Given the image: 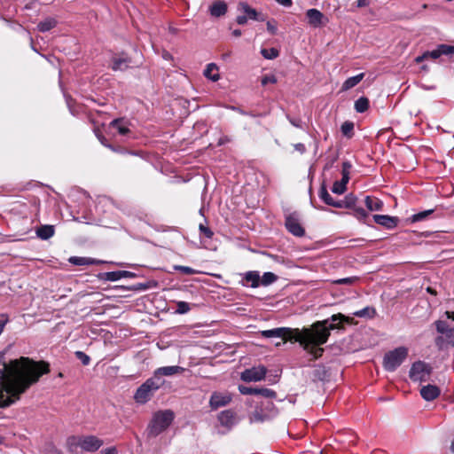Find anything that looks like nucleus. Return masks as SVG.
<instances>
[{"label": "nucleus", "mask_w": 454, "mask_h": 454, "mask_svg": "<svg viewBox=\"0 0 454 454\" xmlns=\"http://www.w3.org/2000/svg\"><path fill=\"white\" fill-rule=\"evenodd\" d=\"M450 55H451V54H454V46H451V45H450Z\"/></svg>", "instance_id": "63"}, {"label": "nucleus", "mask_w": 454, "mask_h": 454, "mask_svg": "<svg viewBox=\"0 0 454 454\" xmlns=\"http://www.w3.org/2000/svg\"><path fill=\"white\" fill-rule=\"evenodd\" d=\"M340 130L344 136L351 137L353 136L354 123L348 121L343 122Z\"/></svg>", "instance_id": "36"}, {"label": "nucleus", "mask_w": 454, "mask_h": 454, "mask_svg": "<svg viewBox=\"0 0 454 454\" xmlns=\"http://www.w3.org/2000/svg\"><path fill=\"white\" fill-rule=\"evenodd\" d=\"M101 454H117V450L114 447L107 448L104 450Z\"/></svg>", "instance_id": "57"}, {"label": "nucleus", "mask_w": 454, "mask_h": 454, "mask_svg": "<svg viewBox=\"0 0 454 454\" xmlns=\"http://www.w3.org/2000/svg\"><path fill=\"white\" fill-rule=\"evenodd\" d=\"M373 220L376 223L389 230L395 228L399 222V219L396 216H390L387 215H374Z\"/></svg>", "instance_id": "16"}, {"label": "nucleus", "mask_w": 454, "mask_h": 454, "mask_svg": "<svg viewBox=\"0 0 454 454\" xmlns=\"http://www.w3.org/2000/svg\"><path fill=\"white\" fill-rule=\"evenodd\" d=\"M7 322H8L7 316H5L4 314L0 315V334L3 333L4 328Z\"/></svg>", "instance_id": "50"}, {"label": "nucleus", "mask_w": 454, "mask_h": 454, "mask_svg": "<svg viewBox=\"0 0 454 454\" xmlns=\"http://www.w3.org/2000/svg\"><path fill=\"white\" fill-rule=\"evenodd\" d=\"M357 278L356 277H350V278H339L333 281L334 284L337 285H352L356 281Z\"/></svg>", "instance_id": "46"}, {"label": "nucleus", "mask_w": 454, "mask_h": 454, "mask_svg": "<svg viewBox=\"0 0 454 454\" xmlns=\"http://www.w3.org/2000/svg\"><path fill=\"white\" fill-rule=\"evenodd\" d=\"M434 209H428V210H425V211H422V212H419V213H417V214H414L411 220L412 223H416V222H420V221H423L425 220L429 215L433 214L434 213Z\"/></svg>", "instance_id": "37"}, {"label": "nucleus", "mask_w": 454, "mask_h": 454, "mask_svg": "<svg viewBox=\"0 0 454 454\" xmlns=\"http://www.w3.org/2000/svg\"><path fill=\"white\" fill-rule=\"evenodd\" d=\"M333 322L329 325V319L318 321L312 325L311 329H303L301 332L298 329L292 330L286 327H278L270 330H264L260 334L264 338H280L285 343L287 340H294L300 342L303 349L313 356V359L320 357L324 352L320 345L325 344L329 336L330 330L340 328L336 321L351 323L352 318L341 313L333 315L330 318Z\"/></svg>", "instance_id": "2"}, {"label": "nucleus", "mask_w": 454, "mask_h": 454, "mask_svg": "<svg viewBox=\"0 0 454 454\" xmlns=\"http://www.w3.org/2000/svg\"><path fill=\"white\" fill-rule=\"evenodd\" d=\"M54 233L55 229L53 225H42L36 230L37 237L43 240L49 239L54 235Z\"/></svg>", "instance_id": "27"}, {"label": "nucleus", "mask_w": 454, "mask_h": 454, "mask_svg": "<svg viewBox=\"0 0 454 454\" xmlns=\"http://www.w3.org/2000/svg\"><path fill=\"white\" fill-rule=\"evenodd\" d=\"M450 45L448 44H440L437 49L431 51H426L422 55L418 56L415 59L416 63H421L422 61L431 58L433 59H438L441 55H450Z\"/></svg>", "instance_id": "14"}, {"label": "nucleus", "mask_w": 454, "mask_h": 454, "mask_svg": "<svg viewBox=\"0 0 454 454\" xmlns=\"http://www.w3.org/2000/svg\"><path fill=\"white\" fill-rule=\"evenodd\" d=\"M261 54L267 59H274L279 55V51L276 48L262 49Z\"/></svg>", "instance_id": "35"}, {"label": "nucleus", "mask_w": 454, "mask_h": 454, "mask_svg": "<svg viewBox=\"0 0 454 454\" xmlns=\"http://www.w3.org/2000/svg\"><path fill=\"white\" fill-rule=\"evenodd\" d=\"M267 369L263 365L254 366L250 369H246L241 373V380L246 382L259 381L264 379Z\"/></svg>", "instance_id": "10"}, {"label": "nucleus", "mask_w": 454, "mask_h": 454, "mask_svg": "<svg viewBox=\"0 0 454 454\" xmlns=\"http://www.w3.org/2000/svg\"><path fill=\"white\" fill-rule=\"evenodd\" d=\"M294 146V149L301 153H303L306 151L305 145L301 143L295 144Z\"/></svg>", "instance_id": "55"}, {"label": "nucleus", "mask_w": 454, "mask_h": 454, "mask_svg": "<svg viewBox=\"0 0 454 454\" xmlns=\"http://www.w3.org/2000/svg\"><path fill=\"white\" fill-rule=\"evenodd\" d=\"M49 371L47 363H36L23 356L4 364L0 369V407H8L20 400L21 394Z\"/></svg>", "instance_id": "1"}, {"label": "nucleus", "mask_w": 454, "mask_h": 454, "mask_svg": "<svg viewBox=\"0 0 454 454\" xmlns=\"http://www.w3.org/2000/svg\"><path fill=\"white\" fill-rule=\"evenodd\" d=\"M110 126L118 130L120 135L125 136L129 133V129L122 119H115L110 122Z\"/></svg>", "instance_id": "31"}, {"label": "nucleus", "mask_w": 454, "mask_h": 454, "mask_svg": "<svg viewBox=\"0 0 454 454\" xmlns=\"http://www.w3.org/2000/svg\"><path fill=\"white\" fill-rule=\"evenodd\" d=\"M351 168V164L348 162V161H344L342 163V178L340 181H342L343 183H346L348 184V180H349V170Z\"/></svg>", "instance_id": "40"}, {"label": "nucleus", "mask_w": 454, "mask_h": 454, "mask_svg": "<svg viewBox=\"0 0 454 454\" xmlns=\"http://www.w3.org/2000/svg\"><path fill=\"white\" fill-rule=\"evenodd\" d=\"M67 444L72 451L80 448L86 452H95L104 444L103 440L96 435H73L67 439Z\"/></svg>", "instance_id": "3"}, {"label": "nucleus", "mask_w": 454, "mask_h": 454, "mask_svg": "<svg viewBox=\"0 0 454 454\" xmlns=\"http://www.w3.org/2000/svg\"><path fill=\"white\" fill-rule=\"evenodd\" d=\"M185 368L178 365L163 366L156 369L153 372V379L158 380L160 386L162 387L163 384L165 383V380L162 379V377L182 374L183 372H185Z\"/></svg>", "instance_id": "9"}, {"label": "nucleus", "mask_w": 454, "mask_h": 454, "mask_svg": "<svg viewBox=\"0 0 454 454\" xmlns=\"http://www.w3.org/2000/svg\"><path fill=\"white\" fill-rule=\"evenodd\" d=\"M271 400L267 399L264 402H261L260 408H256L251 415L250 419L252 421L262 422L277 414V410Z\"/></svg>", "instance_id": "8"}, {"label": "nucleus", "mask_w": 454, "mask_h": 454, "mask_svg": "<svg viewBox=\"0 0 454 454\" xmlns=\"http://www.w3.org/2000/svg\"><path fill=\"white\" fill-rule=\"evenodd\" d=\"M239 390L242 395H260L265 399H274L277 396L275 391L266 387H252L240 385Z\"/></svg>", "instance_id": "11"}, {"label": "nucleus", "mask_w": 454, "mask_h": 454, "mask_svg": "<svg viewBox=\"0 0 454 454\" xmlns=\"http://www.w3.org/2000/svg\"><path fill=\"white\" fill-rule=\"evenodd\" d=\"M291 123H292L294 126H295V127H300V124H299V122H297V121H291Z\"/></svg>", "instance_id": "61"}, {"label": "nucleus", "mask_w": 454, "mask_h": 454, "mask_svg": "<svg viewBox=\"0 0 454 454\" xmlns=\"http://www.w3.org/2000/svg\"><path fill=\"white\" fill-rule=\"evenodd\" d=\"M247 17L244 15H239L236 19V21L239 25H245L247 22Z\"/></svg>", "instance_id": "52"}, {"label": "nucleus", "mask_w": 454, "mask_h": 454, "mask_svg": "<svg viewBox=\"0 0 454 454\" xmlns=\"http://www.w3.org/2000/svg\"><path fill=\"white\" fill-rule=\"evenodd\" d=\"M445 314L448 318L454 320V312L453 311H446Z\"/></svg>", "instance_id": "58"}, {"label": "nucleus", "mask_w": 454, "mask_h": 454, "mask_svg": "<svg viewBox=\"0 0 454 454\" xmlns=\"http://www.w3.org/2000/svg\"><path fill=\"white\" fill-rule=\"evenodd\" d=\"M347 189V184L342 181L334 182L332 192L336 194H343Z\"/></svg>", "instance_id": "39"}, {"label": "nucleus", "mask_w": 454, "mask_h": 454, "mask_svg": "<svg viewBox=\"0 0 454 454\" xmlns=\"http://www.w3.org/2000/svg\"><path fill=\"white\" fill-rule=\"evenodd\" d=\"M158 380L151 378L147 379L135 392L134 400L140 404L146 403L153 395V394L160 389Z\"/></svg>", "instance_id": "5"}, {"label": "nucleus", "mask_w": 454, "mask_h": 454, "mask_svg": "<svg viewBox=\"0 0 454 454\" xmlns=\"http://www.w3.org/2000/svg\"><path fill=\"white\" fill-rule=\"evenodd\" d=\"M368 107L369 100L365 97H361L355 102V109L357 113H364Z\"/></svg>", "instance_id": "33"}, {"label": "nucleus", "mask_w": 454, "mask_h": 454, "mask_svg": "<svg viewBox=\"0 0 454 454\" xmlns=\"http://www.w3.org/2000/svg\"><path fill=\"white\" fill-rule=\"evenodd\" d=\"M356 198L353 194H348L344 200H339L341 205L338 208H352L355 207Z\"/></svg>", "instance_id": "32"}, {"label": "nucleus", "mask_w": 454, "mask_h": 454, "mask_svg": "<svg viewBox=\"0 0 454 454\" xmlns=\"http://www.w3.org/2000/svg\"><path fill=\"white\" fill-rule=\"evenodd\" d=\"M421 397L427 402L435 400L441 395V389L435 385H426L420 388Z\"/></svg>", "instance_id": "15"}, {"label": "nucleus", "mask_w": 454, "mask_h": 454, "mask_svg": "<svg viewBox=\"0 0 454 454\" xmlns=\"http://www.w3.org/2000/svg\"><path fill=\"white\" fill-rule=\"evenodd\" d=\"M136 274L127 270L109 271L105 273V279L107 281H117L122 278H134Z\"/></svg>", "instance_id": "23"}, {"label": "nucleus", "mask_w": 454, "mask_h": 454, "mask_svg": "<svg viewBox=\"0 0 454 454\" xmlns=\"http://www.w3.org/2000/svg\"><path fill=\"white\" fill-rule=\"evenodd\" d=\"M354 215L357 219L363 220L367 217L368 214L363 207H354Z\"/></svg>", "instance_id": "47"}, {"label": "nucleus", "mask_w": 454, "mask_h": 454, "mask_svg": "<svg viewBox=\"0 0 454 454\" xmlns=\"http://www.w3.org/2000/svg\"><path fill=\"white\" fill-rule=\"evenodd\" d=\"M319 198L327 205L332 206L333 207L338 208L341 205L339 203V200H334L330 193L328 192L326 187L323 184L319 190Z\"/></svg>", "instance_id": "24"}, {"label": "nucleus", "mask_w": 454, "mask_h": 454, "mask_svg": "<svg viewBox=\"0 0 454 454\" xmlns=\"http://www.w3.org/2000/svg\"><path fill=\"white\" fill-rule=\"evenodd\" d=\"M218 420L223 427L231 428L237 422L236 413L231 410H225L219 413Z\"/></svg>", "instance_id": "19"}, {"label": "nucleus", "mask_w": 454, "mask_h": 454, "mask_svg": "<svg viewBox=\"0 0 454 454\" xmlns=\"http://www.w3.org/2000/svg\"><path fill=\"white\" fill-rule=\"evenodd\" d=\"M260 274L256 270L247 271L243 275L242 286L256 288L260 286Z\"/></svg>", "instance_id": "20"}, {"label": "nucleus", "mask_w": 454, "mask_h": 454, "mask_svg": "<svg viewBox=\"0 0 454 454\" xmlns=\"http://www.w3.org/2000/svg\"><path fill=\"white\" fill-rule=\"evenodd\" d=\"M106 147L110 148L112 151H114V152H117L118 150H116V148H114L113 145H106Z\"/></svg>", "instance_id": "60"}, {"label": "nucleus", "mask_w": 454, "mask_h": 454, "mask_svg": "<svg viewBox=\"0 0 454 454\" xmlns=\"http://www.w3.org/2000/svg\"><path fill=\"white\" fill-rule=\"evenodd\" d=\"M267 30L271 34L275 35L277 33V27L273 25L270 21L267 22Z\"/></svg>", "instance_id": "53"}, {"label": "nucleus", "mask_w": 454, "mask_h": 454, "mask_svg": "<svg viewBox=\"0 0 454 454\" xmlns=\"http://www.w3.org/2000/svg\"><path fill=\"white\" fill-rule=\"evenodd\" d=\"M450 449H451L452 452L454 453V438H453V441L451 442Z\"/></svg>", "instance_id": "62"}, {"label": "nucleus", "mask_w": 454, "mask_h": 454, "mask_svg": "<svg viewBox=\"0 0 454 454\" xmlns=\"http://www.w3.org/2000/svg\"><path fill=\"white\" fill-rule=\"evenodd\" d=\"M174 412L170 410L155 412L148 425L147 434L149 437H156L164 432L173 422Z\"/></svg>", "instance_id": "4"}, {"label": "nucleus", "mask_w": 454, "mask_h": 454, "mask_svg": "<svg viewBox=\"0 0 454 454\" xmlns=\"http://www.w3.org/2000/svg\"><path fill=\"white\" fill-rule=\"evenodd\" d=\"M278 279L277 275L272 272H265L261 277L260 285L267 286L273 284Z\"/></svg>", "instance_id": "34"}, {"label": "nucleus", "mask_w": 454, "mask_h": 454, "mask_svg": "<svg viewBox=\"0 0 454 454\" xmlns=\"http://www.w3.org/2000/svg\"><path fill=\"white\" fill-rule=\"evenodd\" d=\"M276 2L285 7H290L293 4L292 0H276Z\"/></svg>", "instance_id": "56"}, {"label": "nucleus", "mask_w": 454, "mask_h": 454, "mask_svg": "<svg viewBox=\"0 0 454 454\" xmlns=\"http://www.w3.org/2000/svg\"><path fill=\"white\" fill-rule=\"evenodd\" d=\"M204 75L213 82L218 81L220 75L217 66L214 63L208 64L204 70Z\"/></svg>", "instance_id": "30"}, {"label": "nucleus", "mask_w": 454, "mask_h": 454, "mask_svg": "<svg viewBox=\"0 0 454 454\" xmlns=\"http://www.w3.org/2000/svg\"><path fill=\"white\" fill-rule=\"evenodd\" d=\"M433 368L424 361L414 362L410 369L409 377L414 382H425L429 380Z\"/></svg>", "instance_id": "7"}, {"label": "nucleus", "mask_w": 454, "mask_h": 454, "mask_svg": "<svg viewBox=\"0 0 454 454\" xmlns=\"http://www.w3.org/2000/svg\"><path fill=\"white\" fill-rule=\"evenodd\" d=\"M435 326L438 333H445V335L447 336V333L448 331H450V329H448L446 322L438 320L435 322Z\"/></svg>", "instance_id": "44"}, {"label": "nucleus", "mask_w": 454, "mask_h": 454, "mask_svg": "<svg viewBox=\"0 0 454 454\" xmlns=\"http://www.w3.org/2000/svg\"><path fill=\"white\" fill-rule=\"evenodd\" d=\"M232 35L235 36V37H239L241 35V30L239 29H235L232 31Z\"/></svg>", "instance_id": "59"}, {"label": "nucleus", "mask_w": 454, "mask_h": 454, "mask_svg": "<svg viewBox=\"0 0 454 454\" xmlns=\"http://www.w3.org/2000/svg\"><path fill=\"white\" fill-rule=\"evenodd\" d=\"M370 311L374 313V309H371L369 307H366V308H364L360 310L354 312L353 315L356 317H363L369 316Z\"/></svg>", "instance_id": "48"}, {"label": "nucleus", "mask_w": 454, "mask_h": 454, "mask_svg": "<svg viewBox=\"0 0 454 454\" xmlns=\"http://www.w3.org/2000/svg\"><path fill=\"white\" fill-rule=\"evenodd\" d=\"M75 356L82 362L83 365H88L90 362V358L82 351H76Z\"/></svg>", "instance_id": "45"}, {"label": "nucleus", "mask_w": 454, "mask_h": 454, "mask_svg": "<svg viewBox=\"0 0 454 454\" xmlns=\"http://www.w3.org/2000/svg\"><path fill=\"white\" fill-rule=\"evenodd\" d=\"M408 356V349L405 347H399L384 356L383 365L388 372H394L399 367Z\"/></svg>", "instance_id": "6"}, {"label": "nucleus", "mask_w": 454, "mask_h": 454, "mask_svg": "<svg viewBox=\"0 0 454 454\" xmlns=\"http://www.w3.org/2000/svg\"><path fill=\"white\" fill-rule=\"evenodd\" d=\"M57 24H58V21L56 20L55 18L48 17L38 23L37 29L40 32L44 33V32L50 31L51 29L54 28L57 26Z\"/></svg>", "instance_id": "29"}, {"label": "nucleus", "mask_w": 454, "mask_h": 454, "mask_svg": "<svg viewBox=\"0 0 454 454\" xmlns=\"http://www.w3.org/2000/svg\"><path fill=\"white\" fill-rule=\"evenodd\" d=\"M231 399V395L228 392H214L209 399V406L212 410H217L228 405Z\"/></svg>", "instance_id": "12"}, {"label": "nucleus", "mask_w": 454, "mask_h": 454, "mask_svg": "<svg viewBox=\"0 0 454 454\" xmlns=\"http://www.w3.org/2000/svg\"><path fill=\"white\" fill-rule=\"evenodd\" d=\"M228 11L227 4L222 0H216L209 7V12L212 17L219 18L226 14Z\"/></svg>", "instance_id": "21"}, {"label": "nucleus", "mask_w": 454, "mask_h": 454, "mask_svg": "<svg viewBox=\"0 0 454 454\" xmlns=\"http://www.w3.org/2000/svg\"><path fill=\"white\" fill-rule=\"evenodd\" d=\"M364 202L370 211H380L383 207V202L375 197L366 196Z\"/></svg>", "instance_id": "28"}, {"label": "nucleus", "mask_w": 454, "mask_h": 454, "mask_svg": "<svg viewBox=\"0 0 454 454\" xmlns=\"http://www.w3.org/2000/svg\"><path fill=\"white\" fill-rule=\"evenodd\" d=\"M285 225L288 231L296 237H301L305 233L296 213L286 215Z\"/></svg>", "instance_id": "13"}, {"label": "nucleus", "mask_w": 454, "mask_h": 454, "mask_svg": "<svg viewBox=\"0 0 454 454\" xmlns=\"http://www.w3.org/2000/svg\"><path fill=\"white\" fill-rule=\"evenodd\" d=\"M276 82H277V78L273 74L265 75L262 79V85H266L268 83H276Z\"/></svg>", "instance_id": "49"}, {"label": "nucleus", "mask_w": 454, "mask_h": 454, "mask_svg": "<svg viewBox=\"0 0 454 454\" xmlns=\"http://www.w3.org/2000/svg\"><path fill=\"white\" fill-rule=\"evenodd\" d=\"M422 69L425 70V71H427V66H422Z\"/></svg>", "instance_id": "64"}, {"label": "nucleus", "mask_w": 454, "mask_h": 454, "mask_svg": "<svg viewBox=\"0 0 454 454\" xmlns=\"http://www.w3.org/2000/svg\"><path fill=\"white\" fill-rule=\"evenodd\" d=\"M447 340L454 347V328L450 329L447 333Z\"/></svg>", "instance_id": "51"}, {"label": "nucleus", "mask_w": 454, "mask_h": 454, "mask_svg": "<svg viewBox=\"0 0 454 454\" xmlns=\"http://www.w3.org/2000/svg\"><path fill=\"white\" fill-rule=\"evenodd\" d=\"M174 269L176 270L182 272L184 275H193L197 272L194 269L188 266L176 265L174 266Z\"/></svg>", "instance_id": "42"}, {"label": "nucleus", "mask_w": 454, "mask_h": 454, "mask_svg": "<svg viewBox=\"0 0 454 454\" xmlns=\"http://www.w3.org/2000/svg\"><path fill=\"white\" fill-rule=\"evenodd\" d=\"M364 77V74L361 73L355 76L348 78L341 86V91L348 90L356 86Z\"/></svg>", "instance_id": "26"}, {"label": "nucleus", "mask_w": 454, "mask_h": 454, "mask_svg": "<svg viewBox=\"0 0 454 454\" xmlns=\"http://www.w3.org/2000/svg\"><path fill=\"white\" fill-rule=\"evenodd\" d=\"M199 230H200V235H203L207 239H212L214 232L210 230V228L204 225L203 223H200L199 225Z\"/></svg>", "instance_id": "43"}, {"label": "nucleus", "mask_w": 454, "mask_h": 454, "mask_svg": "<svg viewBox=\"0 0 454 454\" xmlns=\"http://www.w3.org/2000/svg\"><path fill=\"white\" fill-rule=\"evenodd\" d=\"M158 286V282L156 280H149L145 283H139L135 286V290H147L151 288H155Z\"/></svg>", "instance_id": "38"}, {"label": "nucleus", "mask_w": 454, "mask_h": 454, "mask_svg": "<svg viewBox=\"0 0 454 454\" xmlns=\"http://www.w3.org/2000/svg\"><path fill=\"white\" fill-rule=\"evenodd\" d=\"M238 10L243 12L249 20L263 21L264 16L259 13L255 9L252 8L247 3L241 2L239 4Z\"/></svg>", "instance_id": "18"}, {"label": "nucleus", "mask_w": 454, "mask_h": 454, "mask_svg": "<svg viewBox=\"0 0 454 454\" xmlns=\"http://www.w3.org/2000/svg\"><path fill=\"white\" fill-rule=\"evenodd\" d=\"M190 309H191V307H190V304L188 302L183 301H180L176 302V312L177 314H185V313L189 312Z\"/></svg>", "instance_id": "41"}, {"label": "nucleus", "mask_w": 454, "mask_h": 454, "mask_svg": "<svg viewBox=\"0 0 454 454\" xmlns=\"http://www.w3.org/2000/svg\"><path fill=\"white\" fill-rule=\"evenodd\" d=\"M130 61V59L124 54L114 55L112 58L111 68L114 71H125L129 68Z\"/></svg>", "instance_id": "17"}, {"label": "nucleus", "mask_w": 454, "mask_h": 454, "mask_svg": "<svg viewBox=\"0 0 454 454\" xmlns=\"http://www.w3.org/2000/svg\"><path fill=\"white\" fill-rule=\"evenodd\" d=\"M69 262L73 265L77 266H84V265H95L102 263L101 261L90 258V257H81V256H72L69 258Z\"/></svg>", "instance_id": "25"}, {"label": "nucleus", "mask_w": 454, "mask_h": 454, "mask_svg": "<svg viewBox=\"0 0 454 454\" xmlns=\"http://www.w3.org/2000/svg\"><path fill=\"white\" fill-rule=\"evenodd\" d=\"M309 25L314 27H318L322 25V20L324 18L323 13L317 9H309L306 12Z\"/></svg>", "instance_id": "22"}, {"label": "nucleus", "mask_w": 454, "mask_h": 454, "mask_svg": "<svg viewBox=\"0 0 454 454\" xmlns=\"http://www.w3.org/2000/svg\"><path fill=\"white\" fill-rule=\"evenodd\" d=\"M371 0H357L356 1V6L358 8L366 7L370 4Z\"/></svg>", "instance_id": "54"}]
</instances>
